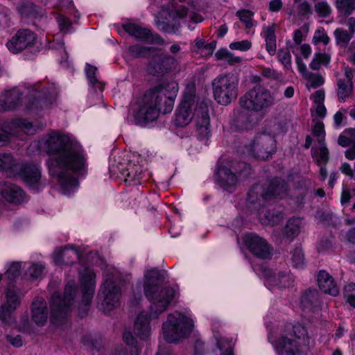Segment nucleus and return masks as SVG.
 Returning <instances> with one entry per match:
<instances>
[{"instance_id":"obj_1","label":"nucleus","mask_w":355,"mask_h":355,"mask_svg":"<svg viewBox=\"0 0 355 355\" xmlns=\"http://www.w3.org/2000/svg\"><path fill=\"white\" fill-rule=\"evenodd\" d=\"M31 148L49 155L46 162L52 180L60 187L64 194L72 191L78 184L73 174L87 172V155L80 143L72 135L51 130Z\"/></svg>"},{"instance_id":"obj_2","label":"nucleus","mask_w":355,"mask_h":355,"mask_svg":"<svg viewBox=\"0 0 355 355\" xmlns=\"http://www.w3.org/2000/svg\"><path fill=\"white\" fill-rule=\"evenodd\" d=\"M144 290L146 297L151 302L150 313L141 312L135 322V333L141 340H147L150 335V321L157 318L165 311L175 297L174 287H163L164 272L157 269L148 271L144 275Z\"/></svg>"},{"instance_id":"obj_3","label":"nucleus","mask_w":355,"mask_h":355,"mask_svg":"<svg viewBox=\"0 0 355 355\" xmlns=\"http://www.w3.org/2000/svg\"><path fill=\"white\" fill-rule=\"evenodd\" d=\"M196 116V136L200 141H207L210 137L209 115L207 102L200 101L196 95V86L188 85L181 103L176 110L174 123L178 127L189 125Z\"/></svg>"},{"instance_id":"obj_4","label":"nucleus","mask_w":355,"mask_h":355,"mask_svg":"<svg viewBox=\"0 0 355 355\" xmlns=\"http://www.w3.org/2000/svg\"><path fill=\"white\" fill-rule=\"evenodd\" d=\"M178 89V84L171 81L158 84L148 89L139 103L137 119L150 122L155 121L160 113L171 112Z\"/></svg>"},{"instance_id":"obj_5","label":"nucleus","mask_w":355,"mask_h":355,"mask_svg":"<svg viewBox=\"0 0 355 355\" xmlns=\"http://www.w3.org/2000/svg\"><path fill=\"white\" fill-rule=\"evenodd\" d=\"M287 190L286 183L279 178L254 184L248 193L246 206L250 211L256 212L261 220L265 217L270 221V215L263 213L264 207L273 199L283 198Z\"/></svg>"},{"instance_id":"obj_6","label":"nucleus","mask_w":355,"mask_h":355,"mask_svg":"<svg viewBox=\"0 0 355 355\" xmlns=\"http://www.w3.org/2000/svg\"><path fill=\"white\" fill-rule=\"evenodd\" d=\"M26 110L38 112L49 108L56 100L58 88L54 83L40 81L27 87Z\"/></svg>"},{"instance_id":"obj_7","label":"nucleus","mask_w":355,"mask_h":355,"mask_svg":"<svg viewBox=\"0 0 355 355\" xmlns=\"http://www.w3.org/2000/svg\"><path fill=\"white\" fill-rule=\"evenodd\" d=\"M193 328V321L190 317L175 312L169 314L167 320L163 323V336L167 343H177L182 338L189 336Z\"/></svg>"},{"instance_id":"obj_8","label":"nucleus","mask_w":355,"mask_h":355,"mask_svg":"<svg viewBox=\"0 0 355 355\" xmlns=\"http://www.w3.org/2000/svg\"><path fill=\"white\" fill-rule=\"evenodd\" d=\"M76 293L74 282H69L65 286L63 297H61L58 292L52 295L50 320L54 325L60 326L66 323Z\"/></svg>"},{"instance_id":"obj_9","label":"nucleus","mask_w":355,"mask_h":355,"mask_svg":"<svg viewBox=\"0 0 355 355\" xmlns=\"http://www.w3.org/2000/svg\"><path fill=\"white\" fill-rule=\"evenodd\" d=\"M275 97L262 86H255L239 98L241 107L250 111L263 112L273 106Z\"/></svg>"},{"instance_id":"obj_10","label":"nucleus","mask_w":355,"mask_h":355,"mask_svg":"<svg viewBox=\"0 0 355 355\" xmlns=\"http://www.w3.org/2000/svg\"><path fill=\"white\" fill-rule=\"evenodd\" d=\"M250 167L245 162H233L230 166H219L217 171L218 181L221 187L229 192H233L240 179L246 178L250 173Z\"/></svg>"},{"instance_id":"obj_11","label":"nucleus","mask_w":355,"mask_h":355,"mask_svg":"<svg viewBox=\"0 0 355 355\" xmlns=\"http://www.w3.org/2000/svg\"><path fill=\"white\" fill-rule=\"evenodd\" d=\"M239 78L233 73L217 76L212 82L214 99L220 105H226L238 95Z\"/></svg>"},{"instance_id":"obj_12","label":"nucleus","mask_w":355,"mask_h":355,"mask_svg":"<svg viewBox=\"0 0 355 355\" xmlns=\"http://www.w3.org/2000/svg\"><path fill=\"white\" fill-rule=\"evenodd\" d=\"M115 275H106L104 277V282L101 286V295L103 300L101 303L102 309L105 313L120 306L121 290L118 279Z\"/></svg>"},{"instance_id":"obj_13","label":"nucleus","mask_w":355,"mask_h":355,"mask_svg":"<svg viewBox=\"0 0 355 355\" xmlns=\"http://www.w3.org/2000/svg\"><path fill=\"white\" fill-rule=\"evenodd\" d=\"M96 275L94 270L90 268H85L80 273V281L83 290L81 302L78 306V315L83 318L89 309L91 302L95 291Z\"/></svg>"},{"instance_id":"obj_14","label":"nucleus","mask_w":355,"mask_h":355,"mask_svg":"<svg viewBox=\"0 0 355 355\" xmlns=\"http://www.w3.org/2000/svg\"><path fill=\"white\" fill-rule=\"evenodd\" d=\"M36 132L35 127L26 119H16L8 124H3L0 128V145L8 142L12 135L21 137L23 132L25 135H33Z\"/></svg>"},{"instance_id":"obj_15","label":"nucleus","mask_w":355,"mask_h":355,"mask_svg":"<svg viewBox=\"0 0 355 355\" xmlns=\"http://www.w3.org/2000/svg\"><path fill=\"white\" fill-rule=\"evenodd\" d=\"M275 152L276 140L274 136L266 133L257 135L249 148L250 155L263 160L270 157Z\"/></svg>"},{"instance_id":"obj_16","label":"nucleus","mask_w":355,"mask_h":355,"mask_svg":"<svg viewBox=\"0 0 355 355\" xmlns=\"http://www.w3.org/2000/svg\"><path fill=\"white\" fill-rule=\"evenodd\" d=\"M243 242L249 251L255 257L261 259H270L271 257L272 247L266 239L256 234H247L243 239Z\"/></svg>"},{"instance_id":"obj_17","label":"nucleus","mask_w":355,"mask_h":355,"mask_svg":"<svg viewBox=\"0 0 355 355\" xmlns=\"http://www.w3.org/2000/svg\"><path fill=\"white\" fill-rule=\"evenodd\" d=\"M123 29L130 35L137 40L150 44H163L164 40L157 33H153L151 31L135 23H127L123 25Z\"/></svg>"},{"instance_id":"obj_18","label":"nucleus","mask_w":355,"mask_h":355,"mask_svg":"<svg viewBox=\"0 0 355 355\" xmlns=\"http://www.w3.org/2000/svg\"><path fill=\"white\" fill-rule=\"evenodd\" d=\"M17 174L23 180L28 187L35 191L42 187L41 168L38 164L30 163L19 165Z\"/></svg>"},{"instance_id":"obj_19","label":"nucleus","mask_w":355,"mask_h":355,"mask_svg":"<svg viewBox=\"0 0 355 355\" xmlns=\"http://www.w3.org/2000/svg\"><path fill=\"white\" fill-rule=\"evenodd\" d=\"M36 39L37 35L32 31L21 29L6 43V46L12 53H17L26 48L32 46Z\"/></svg>"},{"instance_id":"obj_20","label":"nucleus","mask_w":355,"mask_h":355,"mask_svg":"<svg viewBox=\"0 0 355 355\" xmlns=\"http://www.w3.org/2000/svg\"><path fill=\"white\" fill-rule=\"evenodd\" d=\"M178 66V61L175 57L168 55H159L154 57L149 62L147 71L153 76H160L175 69Z\"/></svg>"},{"instance_id":"obj_21","label":"nucleus","mask_w":355,"mask_h":355,"mask_svg":"<svg viewBox=\"0 0 355 355\" xmlns=\"http://www.w3.org/2000/svg\"><path fill=\"white\" fill-rule=\"evenodd\" d=\"M124 182L129 186H137L145 182L148 177L143 166L138 164L128 162L125 168H120Z\"/></svg>"},{"instance_id":"obj_22","label":"nucleus","mask_w":355,"mask_h":355,"mask_svg":"<svg viewBox=\"0 0 355 355\" xmlns=\"http://www.w3.org/2000/svg\"><path fill=\"white\" fill-rule=\"evenodd\" d=\"M20 304V296L14 288L9 287L7 291L6 303L0 306V320L6 324L15 322L12 313Z\"/></svg>"},{"instance_id":"obj_23","label":"nucleus","mask_w":355,"mask_h":355,"mask_svg":"<svg viewBox=\"0 0 355 355\" xmlns=\"http://www.w3.org/2000/svg\"><path fill=\"white\" fill-rule=\"evenodd\" d=\"M0 194L6 201L15 205L21 204L26 200L24 191L19 186L9 182L0 183Z\"/></svg>"},{"instance_id":"obj_24","label":"nucleus","mask_w":355,"mask_h":355,"mask_svg":"<svg viewBox=\"0 0 355 355\" xmlns=\"http://www.w3.org/2000/svg\"><path fill=\"white\" fill-rule=\"evenodd\" d=\"M279 355H300L299 345L295 339L288 338L286 334H279L272 342Z\"/></svg>"},{"instance_id":"obj_25","label":"nucleus","mask_w":355,"mask_h":355,"mask_svg":"<svg viewBox=\"0 0 355 355\" xmlns=\"http://www.w3.org/2000/svg\"><path fill=\"white\" fill-rule=\"evenodd\" d=\"M265 284L276 286L279 288H288L293 285L294 278L290 272H282L277 275H272L270 270H265Z\"/></svg>"},{"instance_id":"obj_26","label":"nucleus","mask_w":355,"mask_h":355,"mask_svg":"<svg viewBox=\"0 0 355 355\" xmlns=\"http://www.w3.org/2000/svg\"><path fill=\"white\" fill-rule=\"evenodd\" d=\"M21 94L18 88H14L0 96V112L11 110L21 104Z\"/></svg>"},{"instance_id":"obj_27","label":"nucleus","mask_w":355,"mask_h":355,"mask_svg":"<svg viewBox=\"0 0 355 355\" xmlns=\"http://www.w3.org/2000/svg\"><path fill=\"white\" fill-rule=\"evenodd\" d=\"M318 284L320 290L324 293L337 296L340 293L339 288L334 279L324 270H320L318 272Z\"/></svg>"},{"instance_id":"obj_28","label":"nucleus","mask_w":355,"mask_h":355,"mask_svg":"<svg viewBox=\"0 0 355 355\" xmlns=\"http://www.w3.org/2000/svg\"><path fill=\"white\" fill-rule=\"evenodd\" d=\"M48 318L46 301L42 297H36L32 303V320L38 325H43Z\"/></svg>"},{"instance_id":"obj_29","label":"nucleus","mask_w":355,"mask_h":355,"mask_svg":"<svg viewBox=\"0 0 355 355\" xmlns=\"http://www.w3.org/2000/svg\"><path fill=\"white\" fill-rule=\"evenodd\" d=\"M261 35L265 40L267 52L270 55H275L277 51L275 24H273L268 26H264Z\"/></svg>"},{"instance_id":"obj_30","label":"nucleus","mask_w":355,"mask_h":355,"mask_svg":"<svg viewBox=\"0 0 355 355\" xmlns=\"http://www.w3.org/2000/svg\"><path fill=\"white\" fill-rule=\"evenodd\" d=\"M301 304L304 309L314 311L320 306L319 293L315 289L306 291L302 296Z\"/></svg>"},{"instance_id":"obj_31","label":"nucleus","mask_w":355,"mask_h":355,"mask_svg":"<svg viewBox=\"0 0 355 355\" xmlns=\"http://www.w3.org/2000/svg\"><path fill=\"white\" fill-rule=\"evenodd\" d=\"M280 334H286L288 338L293 339L303 340L304 342L308 340V332L306 328L300 324L295 325L289 323L286 324L283 329L281 330Z\"/></svg>"},{"instance_id":"obj_32","label":"nucleus","mask_w":355,"mask_h":355,"mask_svg":"<svg viewBox=\"0 0 355 355\" xmlns=\"http://www.w3.org/2000/svg\"><path fill=\"white\" fill-rule=\"evenodd\" d=\"M18 168L19 164L11 154H0V171L6 172L9 176H13L17 174Z\"/></svg>"},{"instance_id":"obj_33","label":"nucleus","mask_w":355,"mask_h":355,"mask_svg":"<svg viewBox=\"0 0 355 355\" xmlns=\"http://www.w3.org/2000/svg\"><path fill=\"white\" fill-rule=\"evenodd\" d=\"M71 252L68 247L56 250L53 254L54 263L56 265H68L72 263L73 261L69 259V258L71 257L70 254L71 253L75 257H78V252L76 250H73V248Z\"/></svg>"},{"instance_id":"obj_34","label":"nucleus","mask_w":355,"mask_h":355,"mask_svg":"<svg viewBox=\"0 0 355 355\" xmlns=\"http://www.w3.org/2000/svg\"><path fill=\"white\" fill-rule=\"evenodd\" d=\"M302 224V220L300 218H290L284 227V236L292 241L299 234Z\"/></svg>"},{"instance_id":"obj_35","label":"nucleus","mask_w":355,"mask_h":355,"mask_svg":"<svg viewBox=\"0 0 355 355\" xmlns=\"http://www.w3.org/2000/svg\"><path fill=\"white\" fill-rule=\"evenodd\" d=\"M337 95L339 102H345L353 92V83L351 80H338Z\"/></svg>"},{"instance_id":"obj_36","label":"nucleus","mask_w":355,"mask_h":355,"mask_svg":"<svg viewBox=\"0 0 355 355\" xmlns=\"http://www.w3.org/2000/svg\"><path fill=\"white\" fill-rule=\"evenodd\" d=\"M215 58L216 60H223L230 65L239 64L242 62L241 57L235 56L233 53L224 49H221L217 51L215 53Z\"/></svg>"},{"instance_id":"obj_37","label":"nucleus","mask_w":355,"mask_h":355,"mask_svg":"<svg viewBox=\"0 0 355 355\" xmlns=\"http://www.w3.org/2000/svg\"><path fill=\"white\" fill-rule=\"evenodd\" d=\"M331 61V56L327 53H315L309 66L313 70H318L321 65H327Z\"/></svg>"},{"instance_id":"obj_38","label":"nucleus","mask_w":355,"mask_h":355,"mask_svg":"<svg viewBox=\"0 0 355 355\" xmlns=\"http://www.w3.org/2000/svg\"><path fill=\"white\" fill-rule=\"evenodd\" d=\"M335 6L339 12L349 15L355 10V0H336Z\"/></svg>"},{"instance_id":"obj_39","label":"nucleus","mask_w":355,"mask_h":355,"mask_svg":"<svg viewBox=\"0 0 355 355\" xmlns=\"http://www.w3.org/2000/svg\"><path fill=\"white\" fill-rule=\"evenodd\" d=\"M291 260L292 265L295 268H302L304 266V253L300 247L295 248L291 252Z\"/></svg>"},{"instance_id":"obj_40","label":"nucleus","mask_w":355,"mask_h":355,"mask_svg":"<svg viewBox=\"0 0 355 355\" xmlns=\"http://www.w3.org/2000/svg\"><path fill=\"white\" fill-rule=\"evenodd\" d=\"M334 35L336 44L343 45H347L354 36V34L349 31L340 28L334 31Z\"/></svg>"},{"instance_id":"obj_41","label":"nucleus","mask_w":355,"mask_h":355,"mask_svg":"<svg viewBox=\"0 0 355 355\" xmlns=\"http://www.w3.org/2000/svg\"><path fill=\"white\" fill-rule=\"evenodd\" d=\"M153 49V47L144 46L140 44H134L129 46L128 52L133 58H142L149 54Z\"/></svg>"},{"instance_id":"obj_42","label":"nucleus","mask_w":355,"mask_h":355,"mask_svg":"<svg viewBox=\"0 0 355 355\" xmlns=\"http://www.w3.org/2000/svg\"><path fill=\"white\" fill-rule=\"evenodd\" d=\"M236 15L239 19L245 24V29L249 30L254 26L253 15L254 12L249 10H238Z\"/></svg>"},{"instance_id":"obj_43","label":"nucleus","mask_w":355,"mask_h":355,"mask_svg":"<svg viewBox=\"0 0 355 355\" xmlns=\"http://www.w3.org/2000/svg\"><path fill=\"white\" fill-rule=\"evenodd\" d=\"M86 76L89 81L90 84L93 86H96L98 88H101V83L99 82L97 73L98 69L96 67L92 66L89 64H87L85 66Z\"/></svg>"},{"instance_id":"obj_44","label":"nucleus","mask_w":355,"mask_h":355,"mask_svg":"<svg viewBox=\"0 0 355 355\" xmlns=\"http://www.w3.org/2000/svg\"><path fill=\"white\" fill-rule=\"evenodd\" d=\"M44 267L40 263H32L26 272V276L28 279L33 280L42 277Z\"/></svg>"},{"instance_id":"obj_45","label":"nucleus","mask_w":355,"mask_h":355,"mask_svg":"<svg viewBox=\"0 0 355 355\" xmlns=\"http://www.w3.org/2000/svg\"><path fill=\"white\" fill-rule=\"evenodd\" d=\"M123 339L126 345L131 347V355H139L140 350L137 345L136 338L130 331H125L123 333Z\"/></svg>"},{"instance_id":"obj_46","label":"nucleus","mask_w":355,"mask_h":355,"mask_svg":"<svg viewBox=\"0 0 355 355\" xmlns=\"http://www.w3.org/2000/svg\"><path fill=\"white\" fill-rule=\"evenodd\" d=\"M277 58L286 70L292 69L291 55L289 51L279 49L277 52Z\"/></svg>"},{"instance_id":"obj_47","label":"nucleus","mask_w":355,"mask_h":355,"mask_svg":"<svg viewBox=\"0 0 355 355\" xmlns=\"http://www.w3.org/2000/svg\"><path fill=\"white\" fill-rule=\"evenodd\" d=\"M313 135L317 137L318 141L320 145L324 144L325 139V131L324 123L321 121L315 123L312 128Z\"/></svg>"},{"instance_id":"obj_48","label":"nucleus","mask_w":355,"mask_h":355,"mask_svg":"<svg viewBox=\"0 0 355 355\" xmlns=\"http://www.w3.org/2000/svg\"><path fill=\"white\" fill-rule=\"evenodd\" d=\"M307 32L308 28L306 27H302L295 31L293 37L295 45H291L290 46V49L292 50L293 53H295V46L300 45L302 43V42L305 40L307 35Z\"/></svg>"},{"instance_id":"obj_49","label":"nucleus","mask_w":355,"mask_h":355,"mask_svg":"<svg viewBox=\"0 0 355 355\" xmlns=\"http://www.w3.org/2000/svg\"><path fill=\"white\" fill-rule=\"evenodd\" d=\"M217 346L219 349L225 350L222 355H233L232 354V340L225 338H221L217 340Z\"/></svg>"},{"instance_id":"obj_50","label":"nucleus","mask_w":355,"mask_h":355,"mask_svg":"<svg viewBox=\"0 0 355 355\" xmlns=\"http://www.w3.org/2000/svg\"><path fill=\"white\" fill-rule=\"evenodd\" d=\"M314 9L318 16L327 17L331 12V8L327 1H320L315 4Z\"/></svg>"},{"instance_id":"obj_51","label":"nucleus","mask_w":355,"mask_h":355,"mask_svg":"<svg viewBox=\"0 0 355 355\" xmlns=\"http://www.w3.org/2000/svg\"><path fill=\"white\" fill-rule=\"evenodd\" d=\"M344 295L347 302L355 308V284L349 283L344 288Z\"/></svg>"},{"instance_id":"obj_52","label":"nucleus","mask_w":355,"mask_h":355,"mask_svg":"<svg viewBox=\"0 0 355 355\" xmlns=\"http://www.w3.org/2000/svg\"><path fill=\"white\" fill-rule=\"evenodd\" d=\"M313 43L315 45L318 44L319 43H323L324 45L329 44L330 39L325 32L324 28L317 29L313 37Z\"/></svg>"},{"instance_id":"obj_53","label":"nucleus","mask_w":355,"mask_h":355,"mask_svg":"<svg viewBox=\"0 0 355 355\" xmlns=\"http://www.w3.org/2000/svg\"><path fill=\"white\" fill-rule=\"evenodd\" d=\"M21 263L14 262L12 263L5 275L10 281H14L20 275Z\"/></svg>"},{"instance_id":"obj_54","label":"nucleus","mask_w":355,"mask_h":355,"mask_svg":"<svg viewBox=\"0 0 355 355\" xmlns=\"http://www.w3.org/2000/svg\"><path fill=\"white\" fill-rule=\"evenodd\" d=\"M304 79L308 81L311 87L315 89L322 85L324 82V78L321 75L312 72H310L307 76H305Z\"/></svg>"},{"instance_id":"obj_55","label":"nucleus","mask_w":355,"mask_h":355,"mask_svg":"<svg viewBox=\"0 0 355 355\" xmlns=\"http://www.w3.org/2000/svg\"><path fill=\"white\" fill-rule=\"evenodd\" d=\"M229 47L232 50L247 51L252 47V42L248 40L236 41L230 44Z\"/></svg>"},{"instance_id":"obj_56","label":"nucleus","mask_w":355,"mask_h":355,"mask_svg":"<svg viewBox=\"0 0 355 355\" xmlns=\"http://www.w3.org/2000/svg\"><path fill=\"white\" fill-rule=\"evenodd\" d=\"M313 157L315 159V161L318 165L326 164L327 162L329 160V150L324 146V144L321 145L320 148H319V156H318L315 153H313Z\"/></svg>"},{"instance_id":"obj_57","label":"nucleus","mask_w":355,"mask_h":355,"mask_svg":"<svg viewBox=\"0 0 355 355\" xmlns=\"http://www.w3.org/2000/svg\"><path fill=\"white\" fill-rule=\"evenodd\" d=\"M56 19L61 32L67 33L69 31L71 23L69 18L64 15H60L57 17Z\"/></svg>"},{"instance_id":"obj_58","label":"nucleus","mask_w":355,"mask_h":355,"mask_svg":"<svg viewBox=\"0 0 355 355\" xmlns=\"http://www.w3.org/2000/svg\"><path fill=\"white\" fill-rule=\"evenodd\" d=\"M261 75L270 80H277L279 78V73L270 68H263L261 71Z\"/></svg>"},{"instance_id":"obj_59","label":"nucleus","mask_w":355,"mask_h":355,"mask_svg":"<svg viewBox=\"0 0 355 355\" xmlns=\"http://www.w3.org/2000/svg\"><path fill=\"white\" fill-rule=\"evenodd\" d=\"M295 60L297 70L301 73L302 76L304 78L305 76H307L311 71L307 70L306 64L303 62L302 60L299 55H296Z\"/></svg>"},{"instance_id":"obj_60","label":"nucleus","mask_w":355,"mask_h":355,"mask_svg":"<svg viewBox=\"0 0 355 355\" xmlns=\"http://www.w3.org/2000/svg\"><path fill=\"white\" fill-rule=\"evenodd\" d=\"M332 246V241L330 239H322L318 244L317 249L320 252L329 250Z\"/></svg>"},{"instance_id":"obj_61","label":"nucleus","mask_w":355,"mask_h":355,"mask_svg":"<svg viewBox=\"0 0 355 355\" xmlns=\"http://www.w3.org/2000/svg\"><path fill=\"white\" fill-rule=\"evenodd\" d=\"M297 10H298V14L300 15H302V16L310 14L311 12V6L306 1L300 2L298 4Z\"/></svg>"},{"instance_id":"obj_62","label":"nucleus","mask_w":355,"mask_h":355,"mask_svg":"<svg viewBox=\"0 0 355 355\" xmlns=\"http://www.w3.org/2000/svg\"><path fill=\"white\" fill-rule=\"evenodd\" d=\"M283 6L282 0H271L269 2L268 9L271 12L279 11Z\"/></svg>"},{"instance_id":"obj_63","label":"nucleus","mask_w":355,"mask_h":355,"mask_svg":"<svg viewBox=\"0 0 355 355\" xmlns=\"http://www.w3.org/2000/svg\"><path fill=\"white\" fill-rule=\"evenodd\" d=\"M172 14L173 17L183 19L188 15V9L185 6H180Z\"/></svg>"},{"instance_id":"obj_64","label":"nucleus","mask_w":355,"mask_h":355,"mask_svg":"<svg viewBox=\"0 0 355 355\" xmlns=\"http://www.w3.org/2000/svg\"><path fill=\"white\" fill-rule=\"evenodd\" d=\"M324 92L323 90H317L313 94V101L315 105L322 104L324 101Z\"/></svg>"}]
</instances>
